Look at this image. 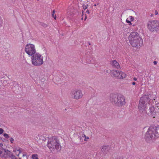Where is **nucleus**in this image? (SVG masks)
<instances>
[{
    "label": "nucleus",
    "mask_w": 159,
    "mask_h": 159,
    "mask_svg": "<svg viewBox=\"0 0 159 159\" xmlns=\"http://www.w3.org/2000/svg\"><path fill=\"white\" fill-rule=\"evenodd\" d=\"M12 153L8 149H7L5 151L3 155H7L9 157Z\"/></svg>",
    "instance_id": "16"
},
{
    "label": "nucleus",
    "mask_w": 159,
    "mask_h": 159,
    "mask_svg": "<svg viewBox=\"0 0 159 159\" xmlns=\"http://www.w3.org/2000/svg\"><path fill=\"white\" fill-rule=\"evenodd\" d=\"M25 51L29 55L32 56L35 54L36 51L34 45L30 43H28L26 45Z\"/></svg>",
    "instance_id": "8"
},
{
    "label": "nucleus",
    "mask_w": 159,
    "mask_h": 159,
    "mask_svg": "<svg viewBox=\"0 0 159 159\" xmlns=\"http://www.w3.org/2000/svg\"><path fill=\"white\" fill-rule=\"evenodd\" d=\"M3 153V152L0 150V154H2Z\"/></svg>",
    "instance_id": "42"
},
{
    "label": "nucleus",
    "mask_w": 159,
    "mask_h": 159,
    "mask_svg": "<svg viewBox=\"0 0 159 159\" xmlns=\"http://www.w3.org/2000/svg\"><path fill=\"white\" fill-rule=\"evenodd\" d=\"M129 42L133 47H140L143 44L142 39L136 32L131 33L129 36Z\"/></svg>",
    "instance_id": "1"
},
{
    "label": "nucleus",
    "mask_w": 159,
    "mask_h": 159,
    "mask_svg": "<svg viewBox=\"0 0 159 159\" xmlns=\"http://www.w3.org/2000/svg\"><path fill=\"white\" fill-rule=\"evenodd\" d=\"M126 22L127 23H129V25H131V21H130L129 20H128V19H126Z\"/></svg>",
    "instance_id": "28"
},
{
    "label": "nucleus",
    "mask_w": 159,
    "mask_h": 159,
    "mask_svg": "<svg viewBox=\"0 0 159 159\" xmlns=\"http://www.w3.org/2000/svg\"><path fill=\"white\" fill-rule=\"evenodd\" d=\"M0 139L3 142H4L6 141V139L5 138H0Z\"/></svg>",
    "instance_id": "31"
},
{
    "label": "nucleus",
    "mask_w": 159,
    "mask_h": 159,
    "mask_svg": "<svg viewBox=\"0 0 159 159\" xmlns=\"http://www.w3.org/2000/svg\"><path fill=\"white\" fill-rule=\"evenodd\" d=\"M126 76V75L125 73L122 72L121 71H119L118 77H117V79H123L125 78Z\"/></svg>",
    "instance_id": "13"
},
{
    "label": "nucleus",
    "mask_w": 159,
    "mask_h": 159,
    "mask_svg": "<svg viewBox=\"0 0 159 159\" xmlns=\"http://www.w3.org/2000/svg\"><path fill=\"white\" fill-rule=\"evenodd\" d=\"M150 106V104H144V102H141L140 100L138 108L140 112L142 113H144L146 111V110L148 108V107Z\"/></svg>",
    "instance_id": "10"
},
{
    "label": "nucleus",
    "mask_w": 159,
    "mask_h": 159,
    "mask_svg": "<svg viewBox=\"0 0 159 159\" xmlns=\"http://www.w3.org/2000/svg\"><path fill=\"white\" fill-rule=\"evenodd\" d=\"M3 136L6 139H8L10 137L9 135L6 133L4 134Z\"/></svg>",
    "instance_id": "23"
},
{
    "label": "nucleus",
    "mask_w": 159,
    "mask_h": 159,
    "mask_svg": "<svg viewBox=\"0 0 159 159\" xmlns=\"http://www.w3.org/2000/svg\"><path fill=\"white\" fill-rule=\"evenodd\" d=\"M147 27L152 32H157L159 30V23L157 20H151L148 22Z\"/></svg>",
    "instance_id": "6"
},
{
    "label": "nucleus",
    "mask_w": 159,
    "mask_h": 159,
    "mask_svg": "<svg viewBox=\"0 0 159 159\" xmlns=\"http://www.w3.org/2000/svg\"><path fill=\"white\" fill-rule=\"evenodd\" d=\"M52 17L54 18V19H56V16L55 14V10H53L52 11Z\"/></svg>",
    "instance_id": "19"
},
{
    "label": "nucleus",
    "mask_w": 159,
    "mask_h": 159,
    "mask_svg": "<svg viewBox=\"0 0 159 159\" xmlns=\"http://www.w3.org/2000/svg\"><path fill=\"white\" fill-rule=\"evenodd\" d=\"M153 15V14H152L151 15V16H152Z\"/></svg>",
    "instance_id": "48"
},
{
    "label": "nucleus",
    "mask_w": 159,
    "mask_h": 159,
    "mask_svg": "<svg viewBox=\"0 0 159 159\" xmlns=\"http://www.w3.org/2000/svg\"><path fill=\"white\" fill-rule=\"evenodd\" d=\"M10 140L11 142V143H13V142L14 141L13 139L12 138H11L10 139Z\"/></svg>",
    "instance_id": "29"
},
{
    "label": "nucleus",
    "mask_w": 159,
    "mask_h": 159,
    "mask_svg": "<svg viewBox=\"0 0 159 159\" xmlns=\"http://www.w3.org/2000/svg\"><path fill=\"white\" fill-rule=\"evenodd\" d=\"M110 149V147L108 146H103L101 150V151L104 154L107 153Z\"/></svg>",
    "instance_id": "12"
},
{
    "label": "nucleus",
    "mask_w": 159,
    "mask_h": 159,
    "mask_svg": "<svg viewBox=\"0 0 159 159\" xmlns=\"http://www.w3.org/2000/svg\"><path fill=\"white\" fill-rule=\"evenodd\" d=\"M133 80H134V81H136L137 80V79L136 78V77H134V78H133Z\"/></svg>",
    "instance_id": "40"
},
{
    "label": "nucleus",
    "mask_w": 159,
    "mask_h": 159,
    "mask_svg": "<svg viewBox=\"0 0 159 159\" xmlns=\"http://www.w3.org/2000/svg\"><path fill=\"white\" fill-rule=\"evenodd\" d=\"M2 21L0 19V27H1L2 26Z\"/></svg>",
    "instance_id": "37"
},
{
    "label": "nucleus",
    "mask_w": 159,
    "mask_h": 159,
    "mask_svg": "<svg viewBox=\"0 0 159 159\" xmlns=\"http://www.w3.org/2000/svg\"><path fill=\"white\" fill-rule=\"evenodd\" d=\"M159 137V128L154 125L151 126L148 129L145 135V139L147 142L156 137Z\"/></svg>",
    "instance_id": "3"
},
{
    "label": "nucleus",
    "mask_w": 159,
    "mask_h": 159,
    "mask_svg": "<svg viewBox=\"0 0 159 159\" xmlns=\"http://www.w3.org/2000/svg\"><path fill=\"white\" fill-rule=\"evenodd\" d=\"M83 11H82V12L83 13Z\"/></svg>",
    "instance_id": "53"
},
{
    "label": "nucleus",
    "mask_w": 159,
    "mask_h": 159,
    "mask_svg": "<svg viewBox=\"0 0 159 159\" xmlns=\"http://www.w3.org/2000/svg\"><path fill=\"white\" fill-rule=\"evenodd\" d=\"M111 63L113 66L114 67H115L116 68L118 69L120 67V66L119 63L116 60L111 61Z\"/></svg>",
    "instance_id": "14"
},
{
    "label": "nucleus",
    "mask_w": 159,
    "mask_h": 159,
    "mask_svg": "<svg viewBox=\"0 0 159 159\" xmlns=\"http://www.w3.org/2000/svg\"><path fill=\"white\" fill-rule=\"evenodd\" d=\"M16 150H14V151H14V152H16Z\"/></svg>",
    "instance_id": "46"
},
{
    "label": "nucleus",
    "mask_w": 159,
    "mask_h": 159,
    "mask_svg": "<svg viewBox=\"0 0 159 159\" xmlns=\"http://www.w3.org/2000/svg\"><path fill=\"white\" fill-rule=\"evenodd\" d=\"M115 159H123V157L121 156H119L118 157H117Z\"/></svg>",
    "instance_id": "27"
},
{
    "label": "nucleus",
    "mask_w": 159,
    "mask_h": 159,
    "mask_svg": "<svg viewBox=\"0 0 159 159\" xmlns=\"http://www.w3.org/2000/svg\"><path fill=\"white\" fill-rule=\"evenodd\" d=\"M0 150L1 151H4V152H5V151L7 149L3 148L2 147H0Z\"/></svg>",
    "instance_id": "24"
},
{
    "label": "nucleus",
    "mask_w": 159,
    "mask_h": 159,
    "mask_svg": "<svg viewBox=\"0 0 159 159\" xmlns=\"http://www.w3.org/2000/svg\"><path fill=\"white\" fill-rule=\"evenodd\" d=\"M9 157H10L11 159H17V158L16 157L13 155L12 153L11 156H10Z\"/></svg>",
    "instance_id": "21"
},
{
    "label": "nucleus",
    "mask_w": 159,
    "mask_h": 159,
    "mask_svg": "<svg viewBox=\"0 0 159 159\" xmlns=\"http://www.w3.org/2000/svg\"><path fill=\"white\" fill-rule=\"evenodd\" d=\"M23 157H25V156H26V157L27 158V155H26L25 154H23Z\"/></svg>",
    "instance_id": "38"
},
{
    "label": "nucleus",
    "mask_w": 159,
    "mask_h": 159,
    "mask_svg": "<svg viewBox=\"0 0 159 159\" xmlns=\"http://www.w3.org/2000/svg\"><path fill=\"white\" fill-rule=\"evenodd\" d=\"M159 103L157 104L156 103L155 106H152L150 107H149V109H147L145 113H146L148 115L153 116V118H155L157 114L159 113Z\"/></svg>",
    "instance_id": "7"
},
{
    "label": "nucleus",
    "mask_w": 159,
    "mask_h": 159,
    "mask_svg": "<svg viewBox=\"0 0 159 159\" xmlns=\"http://www.w3.org/2000/svg\"><path fill=\"white\" fill-rule=\"evenodd\" d=\"M41 25L44 27H46L48 26V25L44 23H42Z\"/></svg>",
    "instance_id": "25"
},
{
    "label": "nucleus",
    "mask_w": 159,
    "mask_h": 159,
    "mask_svg": "<svg viewBox=\"0 0 159 159\" xmlns=\"http://www.w3.org/2000/svg\"><path fill=\"white\" fill-rule=\"evenodd\" d=\"M119 71H117V70H112L111 71V74L112 76L116 77L117 79L118 77V75L119 74Z\"/></svg>",
    "instance_id": "15"
},
{
    "label": "nucleus",
    "mask_w": 159,
    "mask_h": 159,
    "mask_svg": "<svg viewBox=\"0 0 159 159\" xmlns=\"http://www.w3.org/2000/svg\"><path fill=\"white\" fill-rule=\"evenodd\" d=\"M129 18L130 19L131 21H132L134 20V18L132 17V16H130Z\"/></svg>",
    "instance_id": "30"
},
{
    "label": "nucleus",
    "mask_w": 159,
    "mask_h": 159,
    "mask_svg": "<svg viewBox=\"0 0 159 159\" xmlns=\"http://www.w3.org/2000/svg\"><path fill=\"white\" fill-rule=\"evenodd\" d=\"M48 146L52 151H53L55 149L60 151L61 149V146L57 138L53 136L50 141H48Z\"/></svg>",
    "instance_id": "4"
},
{
    "label": "nucleus",
    "mask_w": 159,
    "mask_h": 159,
    "mask_svg": "<svg viewBox=\"0 0 159 159\" xmlns=\"http://www.w3.org/2000/svg\"><path fill=\"white\" fill-rule=\"evenodd\" d=\"M106 72H108V70H107V71H106Z\"/></svg>",
    "instance_id": "51"
},
{
    "label": "nucleus",
    "mask_w": 159,
    "mask_h": 159,
    "mask_svg": "<svg viewBox=\"0 0 159 159\" xmlns=\"http://www.w3.org/2000/svg\"><path fill=\"white\" fill-rule=\"evenodd\" d=\"M106 72H108V70H107V71H106Z\"/></svg>",
    "instance_id": "50"
},
{
    "label": "nucleus",
    "mask_w": 159,
    "mask_h": 159,
    "mask_svg": "<svg viewBox=\"0 0 159 159\" xmlns=\"http://www.w3.org/2000/svg\"><path fill=\"white\" fill-rule=\"evenodd\" d=\"M88 4L86 5H85V4L84 3L83 4L82 7H83V9L84 10H85L88 8Z\"/></svg>",
    "instance_id": "22"
},
{
    "label": "nucleus",
    "mask_w": 159,
    "mask_h": 159,
    "mask_svg": "<svg viewBox=\"0 0 159 159\" xmlns=\"http://www.w3.org/2000/svg\"><path fill=\"white\" fill-rule=\"evenodd\" d=\"M86 62L87 63H91L92 62V59L90 57V58H89V57H88L87 56H86Z\"/></svg>",
    "instance_id": "18"
},
{
    "label": "nucleus",
    "mask_w": 159,
    "mask_h": 159,
    "mask_svg": "<svg viewBox=\"0 0 159 159\" xmlns=\"http://www.w3.org/2000/svg\"><path fill=\"white\" fill-rule=\"evenodd\" d=\"M3 145L2 143H0V147H2Z\"/></svg>",
    "instance_id": "41"
},
{
    "label": "nucleus",
    "mask_w": 159,
    "mask_h": 159,
    "mask_svg": "<svg viewBox=\"0 0 159 159\" xmlns=\"http://www.w3.org/2000/svg\"><path fill=\"white\" fill-rule=\"evenodd\" d=\"M20 154V153H19L18 154H17V156H19V155Z\"/></svg>",
    "instance_id": "47"
},
{
    "label": "nucleus",
    "mask_w": 159,
    "mask_h": 159,
    "mask_svg": "<svg viewBox=\"0 0 159 159\" xmlns=\"http://www.w3.org/2000/svg\"><path fill=\"white\" fill-rule=\"evenodd\" d=\"M132 84L133 85H135L136 84V82H132Z\"/></svg>",
    "instance_id": "39"
},
{
    "label": "nucleus",
    "mask_w": 159,
    "mask_h": 159,
    "mask_svg": "<svg viewBox=\"0 0 159 159\" xmlns=\"http://www.w3.org/2000/svg\"><path fill=\"white\" fill-rule=\"evenodd\" d=\"M3 132H4L3 129L2 128H0V134H2L3 133Z\"/></svg>",
    "instance_id": "26"
},
{
    "label": "nucleus",
    "mask_w": 159,
    "mask_h": 159,
    "mask_svg": "<svg viewBox=\"0 0 159 159\" xmlns=\"http://www.w3.org/2000/svg\"><path fill=\"white\" fill-rule=\"evenodd\" d=\"M32 64L34 66H40L41 65L43 62V57L39 53H36L31 57Z\"/></svg>",
    "instance_id": "5"
},
{
    "label": "nucleus",
    "mask_w": 159,
    "mask_h": 159,
    "mask_svg": "<svg viewBox=\"0 0 159 159\" xmlns=\"http://www.w3.org/2000/svg\"><path fill=\"white\" fill-rule=\"evenodd\" d=\"M124 96L121 94H113L110 95V101L113 103L114 105L117 107H121L126 103Z\"/></svg>",
    "instance_id": "2"
},
{
    "label": "nucleus",
    "mask_w": 159,
    "mask_h": 159,
    "mask_svg": "<svg viewBox=\"0 0 159 159\" xmlns=\"http://www.w3.org/2000/svg\"><path fill=\"white\" fill-rule=\"evenodd\" d=\"M84 137H85V135L84 134H82V136H80L79 137L81 142H83V140L84 141V140H85Z\"/></svg>",
    "instance_id": "17"
},
{
    "label": "nucleus",
    "mask_w": 159,
    "mask_h": 159,
    "mask_svg": "<svg viewBox=\"0 0 159 159\" xmlns=\"http://www.w3.org/2000/svg\"><path fill=\"white\" fill-rule=\"evenodd\" d=\"M16 151H19V153H21V151H20V149H17Z\"/></svg>",
    "instance_id": "33"
},
{
    "label": "nucleus",
    "mask_w": 159,
    "mask_h": 159,
    "mask_svg": "<svg viewBox=\"0 0 159 159\" xmlns=\"http://www.w3.org/2000/svg\"><path fill=\"white\" fill-rule=\"evenodd\" d=\"M157 61H154L153 62V63L154 65H156L157 63Z\"/></svg>",
    "instance_id": "35"
},
{
    "label": "nucleus",
    "mask_w": 159,
    "mask_h": 159,
    "mask_svg": "<svg viewBox=\"0 0 159 159\" xmlns=\"http://www.w3.org/2000/svg\"><path fill=\"white\" fill-rule=\"evenodd\" d=\"M44 138V139H42V140H44V141L46 140V139H45V138Z\"/></svg>",
    "instance_id": "43"
},
{
    "label": "nucleus",
    "mask_w": 159,
    "mask_h": 159,
    "mask_svg": "<svg viewBox=\"0 0 159 159\" xmlns=\"http://www.w3.org/2000/svg\"><path fill=\"white\" fill-rule=\"evenodd\" d=\"M158 13V12H157V11H155V15H157Z\"/></svg>",
    "instance_id": "34"
},
{
    "label": "nucleus",
    "mask_w": 159,
    "mask_h": 159,
    "mask_svg": "<svg viewBox=\"0 0 159 159\" xmlns=\"http://www.w3.org/2000/svg\"><path fill=\"white\" fill-rule=\"evenodd\" d=\"M86 16L85 18L84 19V20H86Z\"/></svg>",
    "instance_id": "45"
},
{
    "label": "nucleus",
    "mask_w": 159,
    "mask_h": 159,
    "mask_svg": "<svg viewBox=\"0 0 159 159\" xmlns=\"http://www.w3.org/2000/svg\"><path fill=\"white\" fill-rule=\"evenodd\" d=\"M88 43L89 44V45H90V44H91L89 42H88Z\"/></svg>",
    "instance_id": "44"
},
{
    "label": "nucleus",
    "mask_w": 159,
    "mask_h": 159,
    "mask_svg": "<svg viewBox=\"0 0 159 159\" xmlns=\"http://www.w3.org/2000/svg\"><path fill=\"white\" fill-rule=\"evenodd\" d=\"M32 159H38V155L37 154H33L32 155Z\"/></svg>",
    "instance_id": "20"
},
{
    "label": "nucleus",
    "mask_w": 159,
    "mask_h": 159,
    "mask_svg": "<svg viewBox=\"0 0 159 159\" xmlns=\"http://www.w3.org/2000/svg\"><path fill=\"white\" fill-rule=\"evenodd\" d=\"M85 138H84V139H85V140H84V141H87L86 140V139H89V137H86V136H85V137H84Z\"/></svg>",
    "instance_id": "32"
},
{
    "label": "nucleus",
    "mask_w": 159,
    "mask_h": 159,
    "mask_svg": "<svg viewBox=\"0 0 159 159\" xmlns=\"http://www.w3.org/2000/svg\"><path fill=\"white\" fill-rule=\"evenodd\" d=\"M94 6H97L96 4H94Z\"/></svg>",
    "instance_id": "49"
},
{
    "label": "nucleus",
    "mask_w": 159,
    "mask_h": 159,
    "mask_svg": "<svg viewBox=\"0 0 159 159\" xmlns=\"http://www.w3.org/2000/svg\"><path fill=\"white\" fill-rule=\"evenodd\" d=\"M140 100L141 102H144V104H149L151 103V101H152L149 98V95H144L140 98Z\"/></svg>",
    "instance_id": "11"
},
{
    "label": "nucleus",
    "mask_w": 159,
    "mask_h": 159,
    "mask_svg": "<svg viewBox=\"0 0 159 159\" xmlns=\"http://www.w3.org/2000/svg\"><path fill=\"white\" fill-rule=\"evenodd\" d=\"M106 72H108V70H107V71H106Z\"/></svg>",
    "instance_id": "52"
},
{
    "label": "nucleus",
    "mask_w": 159,
    "mask_h": 159,
    "mask_svg": "<svg viewBox=\"0 0 159 159\" xmlns=\"http://www.w3.org/2000/svg\"><path fill=\"white\" fill-rule=\"evenodd\" d=\"M70 94L73 98L76 99L82 98L83 95L81 90L76 89H73L71 92Z\"/></svg>",
    "instance_id": "9"
},
{
    "label": "nucleus",
    "mask_w": 159,
    "mask_h": 159,
    "mask_svg": "<svg viewBox=\"0 0 159 159\" xmlns=\"http://www.w3.org/2000/svg\"><path fill=\"white\" fill-rule=\"evenodd\" d=\"M86 13H87L88 14H89V11L88 10H87L86 11Z\"/></svg>",
    "instance_id": "36"
}]
</instances>
